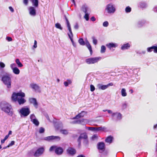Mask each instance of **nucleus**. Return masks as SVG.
<instances>
[{"label":"nucleus","mask_w":157,"mask_h":157,"mask_svg":"<svg viewBox=\"0 0 157 157\" xmlns=\"http://www.w3.org/2000/svg\"><path fill=\"white\" fill-rule=\"evenodd\" d=\"M0 107L2 110L11 116H12L13 111L10 105L6 101H2L0 104Z\"/></svg>","instance_id":"obj_1"},{"label":"nucleus","mask_w":157,"mask_h":157,"mask_svg":"<svg viewBox=\"0 0 157 157\" xmlns=\"http://www.w3.org/2000/svg\"><path fill=\"white\" fill-rule=\"evenodd\" d=\"M2 81L7 88H11V80L10 75L7 74L3 75L2 78Z\"/></svg>","instance_id":"obj_2"},{"label":"nucleus","mask_w":157,"mask_h":157,"mask_svg":"<svg viewBox=\"0 0 157 157\" xmlns=\"http://www.w3.org/2000/svg\"><path fill=\"white\" fill-rule=\"evenodd\" d=\"M45 148L44 147H39L33 153V150L30 151V153H33V155L35 157H39L42 155L45 151Z\"/></svg>","instance_id":"obj_3"},{"label":"nucleus","mask_w":157,"mask_h":157,"mask_svg":"<svg viewBox=\"0 0 157 157\" xmlns=\"http://www.w3.org/2000/svg\"><path fill=\"white\" fill-rule=\"evenodd\" d=\"M105 10L108 13L113 14L115 12L116 9L115 5L111 3L106 5Z\"/></svg>","instance_id":"obj_4"},{"label":"nucleus","mask_w":157,"mask_h":157,"mask_svg":"<svg viewBox=\"0 0 157 157\" xmlns=\"http://www.w3.org/2000/svg\"><path fill=\"white\" fill-rule=\"evenodd\" d=\"M101 59V57H99L90 58L86 59L85 62L87 64H92L97 63Z\"/></svg>","instance_id":"obj_5"},{"label":"nucleus","mask_w":157,"mask_h":157,"mask_svg":"<svg viewBox=\"0 0 157 157\" xmlns=\"http://www.w3.org/2000/svg\"><path fill=\"white\" fill-rule=\"evenodd\" d=\"M25 94L23 92L13 93L12 96V100L14 101H16L17 100L18 98H18V97H25Z\"/></svg>","instance_id":"obj_6"},{"label":"nucleus","mask_w":157,"mask_h":157,"mask_svg":"<svg viewBox=\"0 0 157 157\" xmlns=\"http://www.w3.org/2000/svg\"><path fill=\"white\" fill-rule=\"evenodd\" d=\"M87 136L86 133H82L80 134L78 139V145L79 147L81 145V140L82 139L84 140V141L86 143H88V141L87 140Z\"/></svg>","instance_id":"obj_7"},{"label":"nucleus","mask_w":157,"mask_h":157,"mask_svg":"<svg viewBox=\"0 0 157 157\" xmlns=\"http://www.w3.org/2000/svg\"><path fill=\"white\" fill-rule=\"evenodd\" d=\"M30 111L29 108H22L20 110V113L24 117L28 116L30 113Z\"/></svg>","instance_id":"obj_8"},{"label":"nucleus","mask_w":157,"mask_h":157,"mask_svg":"<svg viewBox=\"0 0 157 157\" xmlns=\"http://www.w3.org/2000/svg\"><path fill=\"white\" fill-rule=\"evenodd\" d=\"M111 116L112 117V120L116 121L120 120L122 117V114L118 112L113 113Z\"/></svg>","instance_id":"obj_9"},{"label":"nucleus","mask_w":157,"mask_h":157,"mask_svg":"<svg viewBox=\"0 0 157 157\" xmlns=\"http://www.w3.org/2000/svg\"><path fill=\"white\" fill-rule=\"evenodd\" d=\"M44 140H45L48 141H50L52 140L59 141L60 140V137L59 136H50L45 137L44 138Z\"/></svg>","instance_id":"obj_10"},{"label":"nucleus","mask_w":157,"mask_h":157,"mask_svg":"<svg viewBox=\"0 0 157 157\" xmlns=\"http://www.w3.org/2000/svg\"><path fill=\"white\" fill-rule=\"evenodd\" d=\"M98 149L100 150V152H102L105 149V144L104 142H100L97 144Z\"/></svg>","instance_id":"obj_11"},{"label":"nucleus","mask_w":157,"mask_h":157,"mask_svg":"<svg viewBox=\"0 0 157 157\" xmlns=\"http://www.w3.org/2000/svg\"><path fill=\"white\" fill-rule=\"evenodd\" d=\"M29 14L32 16H35L36 15V11L35 8L33 6H30L28 8Z\"/></svg>","instance_id":"obj_12"},{"label":"nucleus","mask_w":157,"mask_h":157,"mask_svg":"<svg viewBox=\"0 0 157 157\" xmlns=\"http://www.w3.org/2000/svg\"><path fill=\"white\" fill-rule=\"evenodd\" d=\"M89 130L92 131H103L105 129L104 127H88Z\"/></svg>","instance_id":"obj_13"},{"label":"nucleus","mask_w":157,"mask_h":157,"mask_svg":"<svg viewBox=\"0 0 157 157\" xmlns=\"http://www.w3.org/2000/svg\"><path fill=\"white\" fill-rule=\"evenodd\" d=\"M29 101L30 103L33 104L35 107L37 109L38 108V103L36 98H29Z\"/></svg>","instance_id":"obj_14"},{"label":"nucleus","mask_w":157,"mask_h":157,"mask_svg":"<svg viewBox=\"0 0 157 157\" xmlns=\"http://www.w3.org/2000/svg\"><path fill=\"white\" fill-rule=\"evenodd\" d=\"M65 20L66 22V24L67 25V27L68 28V30L70 32L69 34L72 37H73V34L71 30V25L70 23L68 20L67 18L66 17H65ZM69 34V33H68Z\"/></svg>","instance_id":"obj_15"},{"label":"nucleus","mask_w":157,"mask_h":157,"mask_svg":"<svg viewBox=\"0 0 157 157\" xmlns=\"http://www.w3.org/2000/svg\"><path fill=\"white\" fill-rule=\"evenodd\" d=\"M81 10L84 13H90V8L86 4L82 6Z\"/></svg>","instance_id":"obj_16"},{"label":"nucleus","mask_w":157,"mask_h":157,"mask_svg":"<svg viewBox=\"0 0 157 157\" xmlns=\"http://www.w3.org/2000/svg\"><path fill=\"white\" fill-rule=\"evenodd\" d=\"M63 151V150L62 147H57L55 149V153L58 155H60L62 154Z\"/></svg>","instance_id":"obj_17"},{"label":"nucleus","mask_w":157,"mask_h":157,"mask_svg":"<svg viewBox=\"0 0 157 157\" xmlns=\"http://www.w3.org/2000/svg\"><path fill=\"white\" fill-rule=\"evenodd\" d=\"M53 123L55 128L59 129L63 127V124L61 122L59 121H54Z\"/></svg>","instance_id":"obj_18"},{"label":"nucleus","mask_w":157,"mask_h":157,"mask_svg":"<svg viewBox=\"0 0 157 157\" xmlns=\"http://www.w3.org/2000/svg\"><path fill=\"white\" fill-rule=\"evenodd\" d=\"M67 153L71 155H74L76 152V150L72 147H69L67 150Z\"/></svg>","instance_id":"obj_19"},{"label":"nucleus","mask_w":157,"mask_h":157,"mask_svg":"<svg viewBox=\"0 0 157 157\" xmlns=\"http://www.w3.org/2000/svg\"><path fill=\"white\" fill-rule=\"evenodd\" d=\"M85 112L84 111H82L80 113L77 115L75 117L71 118L72 119L74 120L75 119H78L80 118L83 117L85 115Z\"/></svg>","instance_id":"obj_20"},{"label":"nucleus","mask_w":157,"mask_h":157,"mask_svg":"<svg viewBox=\"0 0 157 157\" xmlns=\"http://www.w3.org/2000/svg\"><path fill=\"white\" fill-rule=\"evenodd\" d=\"M31 87L35 91L39 92L40 87L39 86L36 84H31L30 85Z\"/></svg>","instance_id":"obj_21"},{"label":"nucleus","mask_w":157,"mask_h":157,"mask_svg":"<svg viewBox=\"0 0 157 157\" xmlns=\"http://www.w3.org/2000/svg\"><path fill=\"white\" fill-rule=\"evenodd\" d=\"M97 87L99 90H105L107 88L106 85H103L99 83L97 85Z\"/></svg>","instance_id":"obj_22"},{"label":"nucleus","mask_w":157,"mask_h":157,"mask_svg":"<svg viewBox=\"0 0 157 157\" xmlns=\"http://www.w3.org/2000/svg\"><path fill=\"white\" fill-rule=\"evenodd\" d=\"M86 45L89 50L90 55H91L93 53L92 47L89 42L87 40L86 41Z\"/></svg>","instance_id":"obj_23"},{"label":"nucleus","mask_w":157,"mask_h":157,"mask_svg":"<svg viewBox=\"0 0 157 157\" xmlns=\"http://www.w3.org/2000/svg\"><path fill=\"white\" fill-rule=\"evenodd\" d=\"M106 46L110 49L112 48L116 47L117 46V44L113 43H110L106 44Z\"/></svg>","instance_id":"obj_24"},{"label":"nucleus","mask_w":157,"mask_h":157,"mask_svg":"<svg viewBox=\"0 0 157 157\" xmlns=\"http://www.w3.org/2000/svg\"><path fill=\"white\" fill-rule=\"evenodd\" d=\"M130 46V44L128 43H127L126 44H124L123 45H122L121 48L122 50L128 49L129 48Z\"/></svg>","instance_id":"obj_25"},{"label":"nucleus","mask_w":157,"mask_h":157,"mask_svg":"<svg viewBox=\"0 0 157 157\" xmlns=\"http://www.w3.org/2000/svg\"><path fill=\"white\" fill-rule=\"evenodd\" d=\"M113 139V137L110 136L107 137L105 140V142L106 143L110 144L112 143Z\"/></svg>","instance_id":"obj_26"},{"label":"nucleus","mask_w":157,"mask_h":157,"mask_svg":"<svg viewBox=\"0 0 157 157\" xmlns=\"http://www.w3.org/2000/svg\"><path fill=\"white\" fill-rule=\"evenodd\" d=\"M146 23V21L145 20H142L138 21L137 24V26L139 27H140L143 26Z\"/></svg>","instance_id":"obj_27"},{"label":"nucleus","mask_w":157,"mask_h":157,"mask_svg":"<svg viewBox=\"0 0 157 157\" xmlns=\"http://www.w3.org/2000/svg\"><path fill=\"white\" fill-rule=\"evenodd\" d=\"M17 101L20 105L23 104L26 102V100L22 98H18Z\"/></svg>","instance_id":"obj_28"},{"label":"nucleus","mask_w":157,"mask_h":157,"mask_svg":"<svg viewBox=\"0 0 157 157\" xmlns=\"http://www.w3.org/2000/svg\"><path fill=\"white\" fill-rule=\"evenodd\" d=\"M32 2L33 5L35 7H37L38 6V0H30Z\"/></svg>","instance_id":"obj_29"},{"label":"nucleus","mask_w":157,"mask_h":157,"mask_svg":"<svg viewBox=\"0 0 157 157\" xmlns=\"http://www.w3.org/2000/svg\"><path fill=\"white\" fill-rule=\"evenodd\" d=\"M12 70L13 73L16 75H18L20 73V70L17 67L13 68Z\"/></svg>","instance_id":"obj_30"},{"label":"nucleus","mask_w":157,"mask_h":157,"mask_svg":"<svg viewBox=\"0 0 157 157\" xmlns=\"http://www.w3.org/2000/svg\"><path fill=\"white\" fill-rule=\"evenodd\" d=\"M15 62L18 67H21L23 66V64L20 62L19 59H17L15 60Z\"/></svg>","instance_id":"obj_31"},{"label":"nucleus","mask_w":157,"mask_h":157,"mask_svg":"<svg viewBox=\"0 0 157 157\" xmlns=\"http://www.w3.org/2000/svg\"><path fill=\"white\" fill-rule=\"evenodd\" d=\"M121 94L122 96L125 97L127 95V94L126 92V90L124 88H122L121 90Z\"/></svg>","instance_id":"obj_32"},{"label":"nucleus","mask_w":157,"mask_h":157,"mask_svg":"<svg viewBox=\"0 0 157 157\" xmlns=\"http://www.w3.org/2000/svg\"><path fill=\"white\" fill-rule=\"evenodd\" d=\"M139 6L141 8H145L147 6V4L144 2H140L139 3Z\"/></svg>","instance_id":"obj_33"},{"label":"nucleus","mask_w":157,"mask_h":157,"mask_svg":"<svg viewBox=\"0 0 157 157\" xmlns=\"http://www.w3.org/2000/svg\"><path fill=\"white\" fill-rule=\"evenodd\" d=\"M79 43L81 45H84L86 44V42L84 41L82 38H80L78 41Z\"/></svg>","instance_id":"obj_34"},{"label":"nucleus","mask_w":157,"mask_h":157,"mask_svg":"<svg viewBox=\"0 0 157 157\" xmlns=\"http://www.w3.org/2000/svg\"><path fill=\"white\" fill-rule=\"evenodd\" d=\"M33 123L35 124L36 126H38L39 124V122L37 119L33 120V121H31Z\"/></svg>","instance_id":"obj_35"},{"label":"nucleus","mask_w":157,"mask_h":157,"mask_svg":"<svg viewBox=\"0 0 157 157\" xmlns=\"http://www.w3.org/2000/svg\"><path fill=\"white\" fill-rule=\"evenodd\" d=\"M68 36L69 38L70 39L71 41V42L72 44L73 45V46L74 47H76V44L74 42V41H73V38H72L73 37H72L70 35L69 33H68Z\"/></svg>","instance_id":"obj_36"},{"label":"nucleus","mask_w":157,"mask_h":157,"mask_svg":"<svg viewBox=\"0 0 157 157\" xmlns=\"http://www.w3.org/2000/svg\"><path fill=\"white\" fill-rule=\"evenodd\" d=\"M55 27L61 30H62L63 29V28L61 27V25L59 23H57L56 24Z\"/></svg>","instance_id":"obj_37"},{"label":"nucleus","mask_w":157,"mask_h":157,"mask_svg":"<svg viewBox=\"0 0 157 157\" xmlns=\"http://www.w3.org/2000/svg\"><path fill=\"white\" fill-rule=\"evenodd\" d=\"M71 81L68 80L67 81H65L64 82V84L65 86L67 87L68 86L69 84H71Z\"/></svg>","instance_id":"obj_38"},{"label":"nucleus","mask_w":157,"mask_h":157,"mask_svg":"<svg viewBox=\"0 0 157 157\" xmlns=\"http://www.w3.org/2000/svg\"><path fill=\"white\" fill-rule=\"evenodd\" d=\"M106 50V48L105 46L102 45L101 47V52L102 53H104L105 52Z\"/></svg>","instance_id":"obj_39"},{"label":"nucleus","mask_w":157,"mask_h":157,"mask_svg":"<svg viewBox=\"0 0 157 157\" xmlns=\"http://www.w3.org/2000/svg\"><path fill=\"white\" fill-rule=\"evenodd\" d=\"M60 132L62 133L65 135H67L68 133V131L66 129H61Z\"/></svg>","instance_id":"obj_40"},{"label":"nucleus","mask_w":157,"mask_h":157,"mask_svg":"<svg viewBox=\"0 0 157 157\" xmlns=\"http://www.w3.org/2000/svg\"><path fill=\"white\" fill-rule=\"evenodd\" d=\"M30 118L31 120V121H33V120L36 119V117L35 115L33 114H31L30 115Z\"/></svg>","instance_id":"obj_41"},{"label":"nucleus","mask_w":157,"mask_h":157,"mask_svg":"<svg viewBox=\"0 0 157 157\" xmlns=\"http://www.w3.org/2000/svg\"><path fill=\"white\" fill-rule=\"evenodd\" d=\"M131 11V8L129 6H127L125 9V11L126 13H130Z\"/></svg>","instance_id":"obj_42"},{"label":"nucleus","mask_w":157,"mask_h":157,"mask_svg":"<svg viewBox=\"0 0 157 157\" xmlns=\"http://www.w3.org/2000/svg\"><path fill=\"white\" fill-rule=\"evenodd\" d=\"M85 14L84 15V17L86 21H88L89 20V14L88 13H85Z\"/></svg>","instance_id":"obj_43"},{"label":"nucleus","mask_w":157,"mask_h":157,"mask_svg":"<svg viewBox=\"0 0 157 157\" xmlns=\"http://www.w3.org/2000/svg\"><path fill=\"white\" fill-rule=\"evenodd\" d=\"M5 71L2 69H0V78L2 77V76L5 73Z\"/></svg>","instance_id":"obj_44"},{"label":"nucleus","mask_w":157,"mask_h":157,"mask_svg":"<svg viewBox=\"0 0 157 157\" xmlns=\"http://www.w3.org/2000/svg\"><path fill=\"white\" fill-rule=\"evenodd\" d=\"M45 131V129L44 128L40 127L39 128V133H42L44 132Z\"/></svg>","instance_id":"obj_45"},{"label":"nucleus","mask_w":157,"mask_h":157,"mask_svg":"<svg viewBox=\"0 0 157 157\" xmlns=\"http://www.w3.org/2000/svg\"><path fill=\"white\" fill-rule=\"evenodd\" d=\"M92 39H93V44L95 45L97 44V39H96L94 36L92 37Z\"/></svg>","instance_id":"obj_46"},{"label":"nucleus","mask_w":157,"mask_h":157,"mask_svg":"<svg viewBox=\"0 0 157 157\" xmlns=\"http://www.w3.org/2000/svg\"><path fill=\"white\" fill-rule=\"evenodd\" d=\"M56 148H57V147L56 146H52L50 147L49 151H52L54 150H55V149H56Z\"/></svg>","instance_id":"obj_47"},{"label":"nucleus","mask_w":157,"mask_h":157,"mask_svg":"<svg viewBox=\"0 0 157 157\" xmlns=\"http://www.w3.org/2000/svg\"><path fill=\"white\" fill-rule=\"evenodd\" d=\"M153 46H152L151 47H149L147 48V50L148 52H151L152 51V50L153 49Z\"/></svg>","instance_id":"obj_48"},{"label":"nucleus","mask_w":157,"mask_h":157,"mask_svg":"<svg viewBox=\"0 0 157 157\" xmlns=\"http://www.w3.org/2000/svg\"><path fill=\"white\" fill-rule=\"evenodd\" d=\"M109 25V23L107 21H105L103 23V25L105 27H107Z\"/></svg>","instance_id":"obj_49"},{"label":"nucleus","mask_w":157,"mask_h":157,"mask_svg":"<svg viewBox=\"0 0 157 157\" xmlns=\"http://www.w3.org/2000/svg\"><path fill=\"white\" fill-rule=\"evenodd\" d=\"M5 67V64L3 62H0V67L1 69L4 68Z\"/></svg>","instance_id":"obj_50"},{"label":"nucleus","mask_w":157,"mask_h":157,"mask_svg":"<svg viewBox=\"0 0 157 157\" xmlns=\"http://www.w3.org/2000/svg\"><path fill=\"white\" fill-rule=\"evenodd\" d=\"M16 66V64L14 63H12L10 65V67L13 70V68H14L16 67H15Z\"/></svg>","instance_id":"obj_51"},{"label":"nucleus","mask_w":157,"mask_h":157,"mask_svg":"<svg viewBox=\"0 0 157 157\" xmlns=\"http://www.w3.org/2000/svg\"><path fill=\"white\" fill-rule=\"evenodd\" d=\"M90 90L91 91L93 92L94 91L95 89L94 86L93 85H90Z\"/></svg>","instance_id":"obj_52"},{"label":"nucleus","mask_w":157,"mask_h":157,"mask_svg":"<svg viewBox=\"0 0 157 157\" xmlns=\"http://www.w3.org/2000/svg\"><path fill=\"white\" fill-rule=\"evenodd\" d=\"M122 108L123 109H125L126 108L127 106V104L126 103H124L122 104Z\"/></svg>","instance_id":"obj_53"},{"label":"nucleus","mask_w":157,"mask_h":157,"mask_svg":"<svg viewBox=\"0 0 157 157\" xmlns=\"http://www.w3.org/2000/svg\"><path fill=\"white\" fill-rule=\"evenodd\" d=\"M98 138L97 135L96 134L94 135L92 137V139L93 140H94L95 139Z\"/></svg>","instance_id":"obj_54"},{"label":"nucleus","mask_w":157,"mask_h":157,"mask_svg":"<svg viewBox=\"0 0 157 157\" xmlns=\"http://www.w3.org/2000/svg\"><path fill=\"white\" fill-rule=\"evenodd\" d=\"M14 143H15L14 141H11V143L8 144V147H10V146H13V145L14 144Z\"/></svg>","instance_id":"obj_55"},{"label":"nucleus","mask_w":157,"mask_h":157,"mask_svg":"<svg viewBox=\"0 0 157 157\" xmlns=\"http://www.w3.org/2000/svg\"><path fill=\"white\" fill-rule=\"evenodd\" d=\"M29 1L28 0H23V3L26 6H27L28 4Z\"/></svg>","instance_id":"obj_56"},{"label":"nucleus","mask_w":157,"mask_h":157,"mask_svg":"<svg viewBox=\"0 0 157 157\" xmlns=\"http://www.w3.org/2000/svg\"><path fill=\"white\" fill-rule=\"evenodd\" d=\"M153 46V49L154 52L155 53H157V46Z\"/></svg>","instance_id":"obj_57"},{"label":"nucleus","mask_w":157,"mask_h":157,"mask_svg":"<svg viewBox=\"0 0 157 157\" xmlns=\"http://www.w3.org/2000/svg\"><path fill=\"white\" fill-rule=\"evenodd\" d=\"M33 47L34 48H36L37 47V41L36 40H34V44Z\"/></svg>","instance_id":"obj_58"},{"label":"nucleus","mask_w":157,"mask_h":157,"mask_svg":"<svg viewBox=\"0 0 157 157\" xmlns=\"http://www.w3.org/2000/svg\"><path fill=\"white\" fill-rule=\"evenodd\" d=\"M79 26L77 23H76L74 26V28L76 29H78Z\"/></svg>","instance_id":"obj_59"},{"label":"nucleus","mask_w":157,"mask_h":157,"mask_svg":"<svg viewBox=\"0 0 157 157\" xmlns=\"http://www.w3.org/2000/svg\"><path fill=\"white\" fill-rule=\"evenodd\" d=\"M84 119H81L79 120V121H80V124H84Z\"/></svg>","instance_id":"obj_60"},{"label":"nucleus","mask_w":157,"mask_h":157,"mask_svg":"<svg viewBox=\"0 0 157 157\" xmlns=\"http://www.w3.org/2000/svg\"><path fill=\"white\" fill-rule=\"evenodd\" d=\"M9 9L11 11V12L12 13H13L14 11V10L11 7V6H10L9 7Z\"/></svg>","instance_id":"obj_61"},{"label":"nucleus","mask_w":157,"mask_h":157,"mask_svg":"<svg viewBox=\"0 0 157 157\" xmlns=\"http://www.w3.org/2000/svg\"><path fill=\"white\" fill-rule=\"evenodd\" d=\"M6 39L8 41H10L12 40V38L10 37H7Z\"/></svg>","instance_id":"obj_62"},{"label":"nucleus","mask_w":157,"mask_h":157,"mask_svg":"<svg viewBox=\"0 0 157 157\" xmlns=\"http://www.w3.org/2000/svg\"><path fill=\"white\" fill-rule=\"evenodd\" d=\"M106 85L108 88L109 86H113V83L111 82Z\"/></svg>","instance_id":"obj_63"},{"label":"nucleus","mask_w":157,"mask_h":157,"mask_svg":"<svg viewBox=\"0 0 157 157\" xmlns=\"http://www.w3.org/2000/svg\"><path fill=\"white\" fill-rule=\"evenodd\" d=\"M90 20L92 21H94L96 20V19L93 16L90 18Z\"/></svg>","instance_id":"obj_64"}]
</instances>
